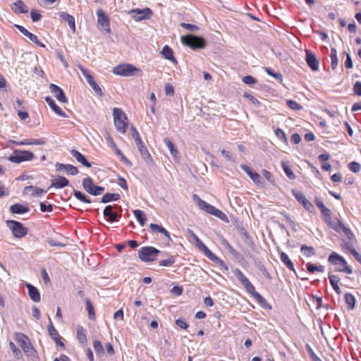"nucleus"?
I'll list each match as a JSON object with an SVG mask.
<instances>
[{
    "label": "nucleus",
    "mask_w": 361,
    "mask_h": 361,
    "mask_svg": "<svg viewBox=\"0 0 361 361\" xmlns=\"http://www.w3.org/2000/svg\"><path fill=\"white\" fill-rule=\"evenodd\" d=\"M233 273L238 281L244 286L247 292L251 294L259 304H264L267 302V300L264 297L255 290V286L239 269L235 268L233 270Z\"/></svg>",
    "instance_id": "f257e3e1"
},
{
    "label": "nucleus",
    "mask_w": 361,
    "mask_h": 361,
    "mask_svg": "<svg viewBox=\"0 0 361 361\" xmlns=\"http://www.w3.org/2000/svg\"><path fill=\"white\" fill-rule=\"evenodd\" d=\"M328 262L333 265L337 266L336 271L338 272H345L348 274H351L353 270L348 266L346 260L338 253L333 252L328 257Z\"/></svg>",
    "instance_id": "f03ea898"
},
{
    "label": "nucleus",
    "mask_w": 361,
    "mask_h": 361,
    "mask_svg": "<svg viewBox=\"0 0 361 361\" xmlns=\"http://www.w3.org/2000/svg\"><path fill=\"white\" fill-rule=\"evenodd\" d=\"M15 336L17 342L19 343L25 354L27 357H35L37 351L30 343L29 338L23 333H16Z\"/></svg>",
    "instance_id": "7ed1b4c3"
},
{
    "label": "nucleus",
    "mask_w": 361,
    "mask_h": 361,
    "mask_svg": "<svg viewBox=\"0 0 361 361\" xmlns=\"http://www.w3.org/2000/svg\"><path fill=\"white\" fill-rule=\"evenodd\" d=\"M114 122L116 130L125 134L126 132L128 118L126 114L119 108H114L113 109Z\"/></svg>",
    "instance_id": "20e7f679"
},
{
    "label": "nucleus",
    "mask_w": 361,
    "mask_h": 361,
    "mask_svg": "<svg viewBox=\"0 0 361 361\" xmlns=\"http://www.w3.org/2000/svg\"><path fill=\"white\" fill-rule=\"evenodd\" d=\"M181 42L192 49H204L206 46V42L203 37L193 35L182 36Z\"/></svg>",
    "instance_id": "39448f33"
},
{
    "label": "nucleus",
    "mask_w": 361,
    "mask_h": 361,
    "mask_svg": "<svg viewBox=\"0 0 361 361\" xmlns=\"http://www.w3.org/2000/svg\"><path fill=\"white\" fill-rule=\"evenodd\" d=\"M113 73L117 75L128 77L142 73V71L132 64L124 63L115 66L113 69Z\"/></svg>",
    "instance_id": "423d86ee"
},
{
    "label": "nucleus",
    "mask_w": 361,
    "mask_h": 361,
    "mask_svg": "<svg viewBox=\"0 0 361 361\" xmlns=\"http://www.w3.org/2000/svg\"><path fill=\"white\" fill-rule=\"evenodd\" d=\"M160 251L151 246L142 247L138 250V257L144 262H151L156 259Z\"/></svg>",
    "instance_id": "0eeeda50"
},
{
    "label": "nucleus",
    "mask_w": 361,
    "mask_h": 361,
    "mask_svg": "<svg viewBox=\"0 0 361 361\" xmlns=\"http://www.w3.org/2000/svg\"><path fill=\"white\" fill-rule=\"evenodd\" d=\"M34 157V154L30 151L16 149L9 156L8 160L13 163L20 164L23 161H31Z\"/></svg>",
    "instance_id": "6e6552de"
},
{
    "label": "nucleus",
    "mask_w": 361,
    "mask_h": 361,
    "mask_svg": "<svg viewBox=\"0 0 361 361\" xmlns=\"http://www.w3.org/2000/svg\"><path fill=\"white\" fill-rule=\"evenodd\" d=\"M6 225L16 238H22L27 234L28 229L23 224L15 220L6 221Z\"/></svg>",
    "instance_id": "1a4fd4ad"
},
{
    "label": "nucleus",
    "mask_w": 361,
    "mask_h": 361,
    "mask_svg": "<svg viewBox=\"0 0 361 361\" xmlns=\"http://www.w3.org/2000/svg\"><path fill=\"white\" fill-rule=\"evenodd\" d=\"M82 188L87 192L94 196L99 195L104 191V188L94 185L90 177L85 178L82 180Z\"/></svg>",
    "instance_id": "9d476101"
},
{
    "label": "nucleus",
    "mask_w": 361,
    "mask_h": 361,
    "mask_svg": "<svg viewBox=\"0 0 361 361\" xmlns=\"http://www.w3.org/2000/svg\"><path fill=\"white\" fill-rule=\"evenodd\" d=\"M83 76L86 79L87 82L90 85L92 90L95 92V93L99 96L103 94L102 90L99 85L95 82L93 76L89 73V71L85 68L80 66L79 67Z\"/></svg>",
    "instance_id": "9b49d317"
},
{
    "label": "nucleus",
    "mask_w": 361,
    "mask_h": 361,
    "mask_svg": "<svg viewBox=\"0 0 361 361\" xmlns=\"http://www.w3.org/2000/svg\"><path fill=\"white\" fill-rule=\"evenodd\" d=\"M130 13L133 14V18L136 21L149 19L153 14L152 10L149 8H145L143 9H133L130 11Z\"/></svg>",
    "instance_id": "f8f14e48"
},
{
    "label": "nucleus",
    "mask_w": 361,
    "mask_h": 361,
    "mask_svg": "<svg viewBox=\"0 0 361 361\" xmlns=\"http://www.w3.org/2000/svg\"><path fill=\"white\" fill-rule=\"evenodd\" d=\"M293 194L298 202L301 204L307 211L310 213L314 212V207L313 204L305 197L301 191L293 190Z\"/></svg>",
    "instance_id": "ddd939ff"
},
{
    "label": "nucleus",
    "mask_w": 361,
    "mask_h": 361,
    "mask_svg": "<svg viewBox=\"0 0 361 361\" xmlns=\"http://www.w3.org/2000/svg\"><path fill=\"white\" fill-rule=\"evenodd\" d=\"M97 16L98 25L104 30L109 32L111 29L109 16L102 9H98L97 11Z\"/></svg>",
    "instance_id": "4468645a"
},
{
    "label": "nucleus",
    "mask_w": 361,
    "mask_h": 361,
    "mask_svg": "<svg viewBox=\"0 0 361 361\" xmlns=\"http://www.w3.org/2000/svg\"><path fill=\"white\" fill-rule=\"evenodd\" d=\"M240 167L243 171H245L248 175V176L256 185H261L263 184L261 176L257 172L252 171L248 166H247L246 164H241Z\"/></svg>",
    "instance_id": "2eb2a0df"
},
{
    "label": "nucleus",
    "mask_w": 361,
    "mask_h": 361,
    "mask_svg": "<svg viewBox=\"0 0 361 361\" xmlns=\"http://www.w3.org/2000/svg\"><path fill=\"white\" fill-rule=\"evenodd\" d=\"M15 27L25 37H27L30 41L37 44L40 47H45V45L39 41L37 35L31 33L26 30L23 26L19 25H15Z\"/></svg>",
    "instance_id": "dca6fc26"
},
{
    "label": "nucleus",
    "mask_w": 361,
    "mask_h": 361,
    "mask_svg": "<svg viewBox=\"0 0 361 361\" xmlns=\"http://www.w3.org/2000/svg\"><path fill=\"white\" fill-rule=\"evenodd\" d=\"M103 214L107 220L111 223L118 221L119 219L121 216V214H118L113 211L112 205H107L105 207Z\"/></svg>",
    "instance_id": "f3484780"
},
{
    "label": "nucleus",
    "mask_w": 361,
    "mask_h": 361,
    "mask_svg": "<svg viewBox=\"0 0 361 361\" xmlns=\"http://www.w3.org/2000/svg\"><path fill=\"white\" fill-rule=\"evenodd\" d=\"M49 90L52 94H54L55 97L59 102L62 103H67L68 99L65 95L63 90L55 84H51L49 85Z\"/></svg>",
    "instance_id": "a211bd4d"
},
{
    "label": "nucleus",
    "mask_w": 361,
    "mask_h": 361,
    "mask_svg": "<svg viewBox=\"0 0 361 361\" xmlns=\"http://www.w3.org/2000/svg\"><path fill=\"white\" fill-rule=\"evenodd\" d=\"M306 62L308 66L313 71H317L319 70V61L314 54L310 50H305Z\"/></svg>",
    "instance_id": "6ab92c4d"
},
{
    "label": "nucleus",
    "mask_w": 361,
    "mask_h": 361,
    "mask_svg": "<svg viewBox=\"0 0 361 361\" xmlns=\"http://www.w3.org/2000/svg\"><path fill=\"white\" fill-rule=\"evenodd\" d=\"M56 169L57 171H65L67 174L75 176L78 173V169L71 164L56 163Z\"/></svg>",
    "instance_id": "aec40b11"
},
{
    "label": "nucleus",
    "mask_w": 361,
    "mask_h": 361,
    "mask_svg": "<svg viewBox=\"0 0 361 361\" xmlns=\"http://www.w3.org/2000/svg\"><path fill=\"white\" fill-rule=\"evenodd\" d=\"M136 145L138 148V150H139L142 159L147 164H152L153 162V159H152V156L150 155L147 148L145 145L144 142L142 141H139V143L136 144Z\"/></svg>",
    "instance_id": "412c9836"
},
{
    "label": "nucleus",
    "mask_w": 361,
    "mask_h": 361,
    "mask_svg": "<svg viewBox=\"0 0 361 361\" xmlns=\"http://www.w3.org/2000/svg\"><path fill=\"white\" fill-rule=\"evenodd\" d=\"M47 142L46 138L42 137L39 139H25L20 142L13 141V143L16 145H44Z\"/></svg>",
    "instance_id": "4be33fe9"
},
{
    "label": "nucleus",
    "mask_w": 361,
    "mask_h": 361,
    "mask_svg": "<svg viewBox=\"0 0 361 361\" xmlns=\"http://www.w3.org/2000/svg\"><path fill=\"white\" fill-rule=\"evenodd\" d=\"M45 101L47 104L50 106V108L59 116L63 118H67L68 116L66 114L59 106L56 105L54 99H52L49 96H47L45 97Z\"/></svg>",
    "instance_id": "5701e85b"
},
{
    "label": "nucleus",
    "mask_w": 361,
    "mask_h": 361,
    "mask_svg": "<svg viewBox=\"0 0 361 361\" xmlns=\"http://www.w3.org/2000/svg\"><path fill=\"white\" fill-rule=\"evenodd\" d=\"M29 211L30 208L27 204L16 203L10 207V212L13 214H23Z\"/></svg>",
    "instance_id": "b1692460"
},
{
    "label": "nucleus",
    "mask_w": 361,
    "mask_h": 361,
    "mask_svg": "<svg viewBox=\"0 0 361 361\" xmlns=\"http://www.w3.org/2000/svg\"><path fill=\"white\" fill-rule=\"evenodd\" d=\"M25 286L27 288L28 295L30 298V299L35 302H39L41 297L37 288L28 283L25 284Z\"/></svg>",
    "instance_id": "393cba45"
},
{
    "label": "nucleus",
    "mask_w": 361,
    "mask_h": 361,
    "mask_svg": "<svg viewBox=\"0 0 361 361\" xmlns=\"http://www.w3.org/2000/svg\"><path fill=\"white\" fill-rule=\"evenodd\" d=\"M58 15L61 18V19H62L64 21L68 23V26L71 28V30L73 32H75V18L73 16H71L66 12H60L58 13Z\"/></svg>",
    "instance_id": "a878e982"
},
{
    "label": "nucleus",
    "mask_w": 361,
    "mask_h": 361,
    "mask_svg": "<svg viewBox=\"0 0 361 361\" xmlns=\"http://www.w3.org/2000/svg\"><path fill=\"white\" fill-rule=\"evenodd\" d=\"M68 184L69 180L66 178L59 176L57 178L51 180V187L56 189H61L68 185Z\"/></svg>",
    "instance_id": "bb28decb"
},
{
    "label": "nucleus",
    "mask_w": 361,
    "mask_h": 361,
    "mask_svg": "<svg viewBox=\"0 0 361 361\" xmlns=\"http://www.w3.org/2000/svg\"><path fill=\"white\" fill-rule=\"evenodd\" d=\"M12 9L16 14L27 13L29 11L27 5L21 0L14 2Z\"/></svg>",
    "instance_id": "cd10ccee"
},
{
    "label": "nucleus",
    "mask_w": 361,
    "mask_h": 361,
    "mask_svg": "<svg viewBox=\"0 0 361 361\" xmlns=\"http://www.w3.org/2000/svg\"><path fill=\"white\" fill-rule=\"evenodd\" d=\"M71 155L80 164H82L84 166L87 168L91 167L90 162L86 159V157L82 154L80 152L75 149H72L71 151Z\"/></svg>",
    "instance_id": "c85d7f7f"
},
{
    "label": "nucleus",
    "mask_w": 361,
    "mask_h": 361,
    "mask_svg": "<svg viewBox=\"0 0 361 361\" xmlns=\"http://www.w3.org/2000/svg\"><path fill=\"white\" fill-rule=\"evenodd\" d=\"M24 190L25 193H30L32 196H41L42 195L47 193L46 190L32 185L25 187Z\"/></svg>",
    "instance_id": "c756f323"
},
{
    "label": "nucleus",
    "mask_w": 361,
    "mask_h": 361,
    "mask_svg": "<svg viewBox=\"0 0 361 361\" xmlns=\"http://www.w3.org/2000/svg\"><path fill=\"white\" fill-rule=\"evenodd\" d=\"M329 279L333 289L337 294L340 295L341 290L338 286V283L340 281L339 277L336 275L329 274Z\"/></svg>",
    "instance_id": "7c9ffc66"
},
{
    "label": "nucleus",
    "mask_w": 361,
    "mask_h": 361,
    "mask_svg": "<svg viewBox=\"0 0 361 361\" xmlns=\"http://www.w3.org/2000/svg\"><path fill=\"white\" fill-rule=\"evenodd\" d=\"M207 257L211 261L217 264L221 268L224 269L226 271H228V267L226 264V263L221 259L217 257L215 254H214L212 252L209 253V255Z\"/></svg>",
    "instance_id": "2f4dec72"
},
{
    "label": "nucleus",
    "mask_w": 361,
    "mask_h": 361,
    "mask_svg": "<svg viewBox=\"0 0 361 361\" xmlns=\"http://www.w3.org/2000/svg\"><path fill=\"white\" fill-rule=\"evenodd\" d=\"M280 259L284 264V265H286V267L287 268H288L290 270H292L294 272H295L293 263L290 259V258L288 257V256L286 253L282 252L280 255Z\"/></svg>",
    "instance_id": "473e14b6"
},
{
    "label": "nucleus",
    "mask_w": 361,
    "mask_h": 361,
    "mask_svg": "<svg viewBox=\"0 0 361 361\" xmlns=\"http://www.w3.org/2000/svg\"><path fill=\"white\" fill-rule=\"evenodd\" d=\"M161 54L163 56L168 60H170L171 61H176V59L173 56V51L171 47H169L168 45H165L161 51Z\"/></svg>",
    "instance_id": "72a5a7b5"
},
{
    "label": "nucleus",
    "mask_w": 361,
    "mask_h": 361,
    "mask_svg": "<svg viewBox=\"0 0 361 361\" xmlns=\"http://www.w3.org/2000/svg\"><path fill=\"white\" fill-rule=\"evenodd\" d=\"M121 196L118 193H106L102 197V203H108L111 201H116L120 199Z\"/></svg>",
    "instance_id": "f704fd0d"
},
{
    "label": "nucleus",
    "mask_w": 361,
    "mask_h": 361,
    "mask_svg": "<svg viewBox=\"0 0 361 361\" xmlns=\"http://www.w3.org/2000/svg\"><path fill=\"white\" fill-rule=\"evenodd\" d=\"M300 252L306 257H311L316 253L315 250L313 247L302 245L300 247Z\"/></svg>",
    "instance_id": "c9c22d12"
},
{
    "label": "nucleus",
    "mask_w": 361,
    "mask_h": 361,
    "mask_svg": "<svg viewBox=\"0 0 361 361\" xmlns=\"http://www.w3.org/2000/svg\"><path fill=\"white\" fill-rule=\"evenodd\" d=\"M133 214L137 219V221L139 222V224L143 226L145 224V221L147 220L146 214L144 212L140 209H135L133 211Z\"/></svg>",
    "instance_id": "e433bc0d"
},
{
    "label": "nucleus",
    "mask_w": 361,
    "mask_h": 361,
    "mask_svg": "<svg viewBox=\"0 0 361 361\" xmlns=\"http://www.w3.org/2000/svg\"><path fill=\"white\" fill-rule=\"evenodd\" d=\"M281 166H282V169H283L285 174L289 179H290V180L295 179V175L294 174V173L293 172V171L291 170V169L290 168V166L287 162L282 161Z\"/></svg>",
    "instance_id": "4c0bfd02"
},
{
    "label": "nucleus",
    "mask_w": 361,
    "mask_h": 361,
    "mask_svg": "<svg viewBox=\"0 0 361 361\" xmlns=\"http://www.w3.org/2000/svg\"><path fill=\"white\" fill-rule=\"evenodd\" d=\"M265 72L270 76L275 78L277 81L282 82L283 81V75L281 73L277 72L275 73L274 70L269 67H265L264 68Z\"/></svg>",
    "instance_id": "58836bf2"
},
{
    "label": "nucleus",
    "mask_w": 361,
    "mask_h": 361,
    "mask_svg": "<svg viewBox=\"0 0 361 361\" xmlns=\"http://www.w3.org/2000/svg\"><path fill=\"white\" fill-rule=\"evenodd\" d=\"M77 338L81 344H85L87 342L85 331L82 326L77 328Z\"/></svg>",
    "instance_id": "ea45409f"
},
{
    "label": "nucleus",
    "mask_w": 361,
    "mask_h": 361,
    "mask_svg": "<svg viewBox=\"0 0 361 361\" xmlns=\"http://www.w3.org/2000/svg\"><path fill=\"white\" fill-rule=\"evenodd\" d=\"M330 57H331V66L332 69L334 70L336 68V67L338 66V59L337 57V51L335 48H331Z\"/></svg>",
    "instance_id": "a19ab883"
},
{
    "label": "nucleus",
    "mask_w": 361,
    "mask_h": 361,
    "mask_svg": "<svg viewBox=\"0 0 361 361\" xmlns=\"http://www.w3.org/2000/svg\"><path fill=\"white\" fill-rule=\"evenodd\" d=\"M164 142L166 145V146L168 147V149H169L170 152H171V154L173 157H176L177 156V154H178V150L176 149V147L175 145H173V143L172 142V141H171L168 138H165L164 140Z\"/></svg>",
    "instance_id": "79ce46f5"
},
{
    "label": "nucleus",
    "mask_w": 361,
    "mask_h": 361,
    "mask_svg": "<svg viewBox=\"0 0 361 361\" xmlns=\"http://www.w3.org/2000/svg\"><path fill=\"white\" fill-rule=\"evenodd\" d=\"M73 195L76 199L84 203H91L90 199L80 191L73 190Z\"/></svg>",
    "instance_id": "37998d69"
},
{
    "label": "nucleus",
    "mask_w": 361,
    "mask_h": 361,
    "mask_svg": "<svg viewBox=\"0 0 361 361\" xmlns=\"http://www.w3.org/2000/svg\"><path fill=\"white\" fill-rule=\"evenodd\" d=\"M48 332L52 339L59 338V337L60 336L59 334L58 331L54 328L52 321L50 317L49 318Z\"/></svg>",
    "instance_id": "c03bdc74"
},
{
    "label": "nucleus",
    "mask_w": 361,
    "mask_h": 361,
    "mask_svg": "<svg viewBox=\"0 0 361 361\" xmlns=\"http://www.w3.org/2000/svg\"><path fill=\"white\" fill-rule=\"evenodd\" d=\"M345 301L348 305V308L350 310H353L355 305V298L351 293H345Z\"/></svg>",
    "instance_id": "a18cd8bd"
},
{
    "label": "nucleus",
    "mask_w": 361,
    "mask_h": 361,
    "mask_svg": "<svg viewBox=\"0 0 361 361\" xmlns=\"http://www.w3.org/2000/svg\"><path fill=\"white\" fill-rule=\"evenodd\" d=\"M197 247L204 252V255L207 257L209 253L212 251L203 243V242L198 238L195 240Z\"/></svg>",
    "instance_id": "49530a36"
},
{
    "label": "nucleus",
    "mask_w": 361,
    "mask_h": 361,
    "mask_svg": "<svg viewBox=\"0 0 361 361\" xmlns=\"http://www.w3.org/2000/svg\"><path fill=\"white\" fill-rule=\"evenodd\" d=\"M325 222L336 232L340 233V224L343 222L338 219H336V221H332L331 218H330V221H325Z\"/></svg>",
    "instance_id": "de8ad7c7"
},
{
    "label": "nucleus",
    "mask_w": 361,
    "mask_h": 361,
    "mask_svg": "<svg viewBox=\"0 0 361 361\" xmlns=\"http://www.w3.org/2000/svg\"><path fill=\"white\" fill-rule=\"evenodd\" d=\"M86 309L88 312V316L90 319H94L95 313L94 307L89 299H86Z\"/></svg>",
    "instance_id": "09e8293b"
},
{
    "label": "nucleus",
    "mask_w": 361,
    "mask_h": 361,
    "mask_svg": "<svg viewBox=\"0 0 361 361\" xmlns=\"http://www.w3.org/2000/svg\"><path fill=\"white\" fill-rule=\"evenodd\" d=\"M193 200L194 201H195V202L197 203V206L199 207L200 209H202V210H206L207 206L209 204V203H207V202L201 200L198 195H193Z\"/></svg>",
    "instance_id": "8fccbe9b"
},
{
    "label": "nucleus",
    "mask_w": 361,
    "mask_h": 361,
    "mask_svg": "<svg viewBox=\"0 0 361 361\" xmlns=\"http://www.w3.org/2000/svg\"><path fill=\"white\" fill-rule=\"evenodd\" d=\"M340 231H342L349 240H352L354 235L351 230L346 227L343 223L340 224Z\"/></svg>",
    "instance_id": "3c124183"
},
{
    "label": "nucleus",
    "mask_w": 361,
    "mask_h": 361,
    "mask_svg": "<svg viewBox=\"0 0 361 361\" xmlns=\"http://www.w3.org/2000/svg\"><path fill=\"white\" fill-rule=\"evenodd\" d=\"M212 215L218 217L219 219L225 222H228V219L226 214L217 208H215Z\"/></svg>",
    "instance_id": "603ef678"
},
{
    "label": "nucleus",
    "mask_w": 361,
    "mask_h": 361,
    "mask_svg": "<svg viewBox=\"0 0 361 361\" xmlns=\"http://www.w3.org/2000/svg\"><path fill=\"white\" fill-rule=\"evenodd\" d=\"M212 215L218 217L219 219L225 222H228V219L226 214L217 208H215Z\"/></svg>",
    "instance_id": "864d4df0"
},
{
    "label": "nucleus",
    "mask_w": 361,
    "mask_h": 361,
    "mask_svg": "<svg viewBox=\"0 0 361 361\" xmlns=\"http://www.w3.org/2000/svg\"><path fill=\"white\" fill-rule=\"evenodd\" d=\"M176 262V259L174 256H170L166 259L161 260L159 262V265L163 267H170Z\"/></svg>",
    "instance_id": "5fc2aeb1"
},
{
    "label": "nucleus",
    "mask_w": 361,
    "mask_h": 361,
    "mask_svg": "<svg viewBox=\"0 0 361 361\" xmlns=\"http://www.w3.org/2000/svg\"><path fill=\"white\" fill-rule=\"evenodd\" d=\"M9 346L15 357H16L17 359H20L22 357L20 350L18 349L12 341L10 342Z\"/></svg>",
    "instance_id": "6e6d98bb"
},
{
    "label": "nucleus",
    "mask_w": 361,
    "mask_h": 361,
    "mask_svg": "<svg viewBox=\"0 0 361 361\" xmlns=\"http://www.w3.org/2000/svg\"><path fill=\"white\" fill-rule=\"evenodd\" d=\"M287 105L289 108L295 111H299L302 109V106L298 102L294 100H288Z\"/></svg>",
    "instance_id": "4d7b16f0"
},
{
    "label": "nucleus",
    "mask_w": 361,
    "mask_h": 361,
    "mask_svg": "<svg viewBox=\"0 0 361 361\" xmlns=\"http://www.w3.org/2000/svg\"><path fill=\"white\" fill-rule=\"evenodd\" d=\"M274 133H275V135L279 139H280L281 141L287 143L286 135L285 133L283 132V130L282 129L277 128V129L275 130Z\"/></svg>",
    "instance_id": "13d9d810"
},
{
    "label": "nucleus",
    "mask_w": 361,
    "mask_h": 361,
    "mask_svg": "<svg viewBox=\"0 0 361 361\" xmlns=\"http://www.w3.org/2000/svg\"><path fill=\"white\" fill-rule=\"evenodd\" d=\"M94 350L97 354L104 353V348L102 343L99 341L95 340L93 343Z\"/></svg>",
    "instance_id": "bf43d9fd"
},
{
    "label": "nucleus",
    "mask_w": 361,
    "mask_h": 361,
    "mask_svg": "<svg viewBox=\"0 0 361 361\" xmlns=\"http://www.w3.org/2000/svg\"><path fill=\"white\" fill-rule=\"evenodd\" d=\"M349 169L354 172L357 173L360 171L361 166L360 164L356 161H352L348 164Z\"/></svg>",
    "instance_id": "052dcab7"
},
{
    "label": "nucleus",
    "mask_w": 361,
    "mask_h": 361,
    "mask_svg": "<svg viewBox=\"0 0 361 361\" xmlns=\"http://www.w3.org/2000/svg\"><path fill=\"white\" fill-rule=\"evenodd\" d=\"M130 131H131L132 136L135 140V144L139 143V141H142V139L140 136L138 131L134 126H132L130 128Z\"/></svg>",
    "instance_id": "680f3d73"
},
{
    "label": "nucleus",
    "mask_w": 361,
    "mask_h": 361,
    "mask_svg": "<svg viewBox=\"0 0 361 361\" xmlns=\"http://www.w3.org/2000/svg\"><path fill=\"white\" fill-rule=\"evenodd\" d=\"M262 174L269 183H273L274 182V176L272 173L266 169L262 171Z\"/></svg>",
    "instance_id": "e2e57ef3"
},
{
    "label": "nucleus",
    "mask_w": 361,
    "mask_h": 361,
    "mask_svg": "<svg viewBox=\"0 0 361 361\" xmlns=\"http://www.w3.org/2000/svg\"><path fill=\"white\" fill-rule=\"evenodd\" d=\"M176 324L180 329H186L188 327V324L183 318H178L176 320Z\"/></svg>",
    "instance_id": "0e129e2a"
},
{
    "label": "nucleus",
    "mask_w": 361,
    "mask_h": 361,
    "mask_svg": "<svg viewBox=\"0 0 361 361\" xmlns=\"http://www.w3.org/2000/svg\"><path fill=\"white\" fill-rule=\"evenodd\" d=\"M243 82L247 85H252L257 83V80L251 75H246L243 78Z\"/></svg>",
    "instance_id": "69168bd1"
},
{
    "label": "nucleus",
    "mask_w": 361,
    "mask_h": 361,
    "mask_svg": "<svg viewBox=\"0 0 361 361\" xmlns=\"http://www.w3.org/2000/svg\"><path fill=\"white\" fill-rule=\"evenodd\" d=\"M30 17L33 22H37L41 20L42 15L38 13L36 10L32 9L30 12Z\"/></svg>",
    "instance_id": "338daca9"
},
{
    "label": "nucleus",
    "mask_w": 361,
    "mask_h": 361,
    "mask_svg": "<svg viewBox=\"0 0 361 361\" xmlns=\"http://www.w3.org/2000/svg\"><path fill=\"white\" fill-rule=\"evenodd\" d=\"M353 92L355 94L361 96V82L357 81L353 86Z\"/></svg>",
    "instance_id": "774afa93"
}]
</instances>
